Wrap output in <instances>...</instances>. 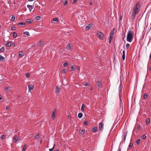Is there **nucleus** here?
Segmentation results:
<instances>
[{"label":"nucleus","mask_w":151,"mask_h":151,"mask_svg":"<svg viewBox=\"0 0 151 151\" xmlns=\"http://www.w3.org/2000/svg\"><path fill=\"white\" fill-rule=\"evenodd\" d=\"M141 6L140 3L139 2H137L135 6L133 8L131 16L132 18L134 19L135 17L136 14L138 13L139 8Z\"/></svg>","instance_id":"1"},{"label":"nucleus","mask_w":151,"mask_h":151,"mask_svg":"<svg viewBox=\"0 0 151 151\" xmlns=\"http://www.w3.org/2000/svg\"><path fill=\"white\" fill-rule=\"evenodd\" d=\"M134 33L131 30L129 31L127 33V40L129 42H131L133 39Z\"/></svg>","instance_id":"2"},{"label":"nucleus","mask_w":151,"mask_h":151,"mask_svg":"<svg viewBox=\"0 0 151 151\" xmlns=\"http://www.w3.org/2000/svg\"><path fill=\"white\" fill-rule=\"evenodd\" d=\"M73 45L70 43H69L66 46L65 48L67 51H69L73 48Z\"/></svg>","instance_id":"3"},{"label":"nucleus","mask_w":151,"mask_h":151,"mask_svg":"<svg viewBox=\"0 0 151 151\" xmlns=\"http://www.w3.org/2000/svg\"><path fill=\"white\" fill-rule=\"evenodd\" d=\"M96 35L97 37H99L101 39H103V38L104 37V35L101 32H98L97 33Z\"/></svg>","instance_id":"4"},{"label":"nucleus","mask_w":151,"mask_h":151,"mask_svg":"<svg viewBox=\"0 0 151 151\" xmlns=\"http://www.w3.org/2000/svg\"><path fill=\"white\" fill-rule=\"evenodd\" d=\"M60 91V88L58 86H56L55 89V92L56 93H59Z\"/></svg>","instance_id":"5"},{"label":"nucleus","mask_w":151,"mask_h":151,"mask_svg":"<svg viewBox=\"0 0 151 151\" xmlns=\"http://www.w3.org/2000/svg\"><path fill=\"white\" fill-rule=\"evenodd\" d=\"M96 85L99 87H101V81H97L96 83Z\"/></svg>","instance_id":"6"},{"label":"nucleus","mask_w":151,"mask_h":151,"mask_svg":"<svg viewBox=\"0 0 151 151\" xmlns=\"http://www.w3.org/2000/svg\"><path fill=\"white\" fill-rule=\"evenodd\" d=\"M103 124L102 123H100L99 124V127L100 129L102 131L103 129Z\"/></svg>","instance_id":"7"},{"label":"nucleus","mask_w":151,"mask_h":151,"mask_svg":"<svg viewBox=\"0 0 151 151\" xmlns=\"http://www.w3.org/2000/svg\"><path fill=\"white\" fill-rule=\"evenodd\" d=\"M24 55V52L22 51L19 52L18 55V57H22Z\"/></svg>","instance_id":"8"},{"label":"nucleus","mask_w":151,"mask_h":151,"mask_svg":"<svg viewBox=\"0 0 151 151\" xmlns=\"http://www.w3.org/2000/svg\"><path fill=\"white\" fill-rule=\"evenodd\" d=\"M34 88V86L32 85H30L28 86L29 91L32 90Z\"/></svg>","instance_id":"9"},{"label":"nucleus","mask_w":151,"mask_h":151,"mask_svg":"<svg viewBox=\"0 0 151 151\" xmlns=\"http://www.w3.org/2000/svg\"><path fill=\"white\" fill-rule=\"evenodd\" d=\"M44 44V42L42 41H40L37 44L40 47L42 45Z\"/></svg>","instance_id":"10"},{"label":"nucleus","mask_w":151,"mask_h":151,"mask_svg":"<svg viewBox=\"0 0 151 151\" xmlns=\"http://www.w3.org/2000/svg\"><path fill=\"white\" fill-rule=\"evenodd\" d=\"M27 7L29 9L30 12H31L33 9V6H32L28 5H27Z\"/></svg>","instance_id":"11"},{"label":"nucleus","mask_w":151,"mask_h":151,"mask_svg":"<svg viewBox=\"0 0 151 151\" xmlns=\"http://www.w3.org/2000/svg\"><path fill=\"white\" fill-rule=\"evenodd\" d=\"M13 140V142H16L18 141V140H19V138L17 136H16L15 137L14 139Z\"/></svg>","instance_id":"12"},{"label":"nucleus","mask_w":151,"mask_h":151,"mask_svg":"<svg viewBox=\"0 0 151 151\" xmlns=\"http://www.w3.org/2000/svg\"><path fill=\"white\" fill-rule=\"evenodd\" d=\"M92 27L91 24H88L87 26L86 27V29L87 30H88L90 29V28Z\"/></svg>","instance_id":"13"},{"label":"nucleus","mask_w":151,"mask_h":151,"mask_svg":"<svg viewBox=\"0 0 151 151\" xmlns=\"http://www.w3.org/2000/svg\"><path fill=\"white\" fill-rule=\"evenodd\" d=\"M98 128L96 127H94L92 129V132H95L97 130Z\"/></svg>","instance_id":"14"},{"label":"nucleus","mask_w":151,"mask_h":151,"mask_svg":"<svg viewBox=\"0 0 151 151\" xmlns=\"http://www.w3.org/2000/svg\"><path fill=\"white\" fill-rule=\"evenodd\" d=\"M32 22V21L31 19H27V22L28 24H31Z\"/></svg>","instance_id":"15"},{"label":"nucleus","mask_w":151,"mask_h":151,"mask_svg":"<svg viewBox=\"0 0 151 151\" xmlns=\"http://www.w3.org/2000/svg\"><path fill=\"white\" fill-rule=\"evenodd\" d=\"M62 1L64 5L68 4L67 0H62Z\"/></svg>","instance_id":"16"},{"label":"nucleus","mask_w":151,"mask_h":151,"mask_svg":"<svg viewBox=\"0 0 151 151\" xmlns=\"http://www.w3.org/2000/svg\"><path fill=\"white\" fill-rule=\"evenodd\" d=\"M83 115V114L82 113H80L78 114V116L79 118H81Z\"/></svg>","instance_id":"17"},{"label":"nucleus","mask_w":151,"mask_h":151,"mask_svg":"<svg viewBox=\"0 0 151 151\" xmlns=\"http://www.w3.org/2000/svg\"><path fill=\"white\" fill-rule=\"evenodd\" d=\"M150 120L148 118L146 119V123L147 124H149L150 123Z\"/></svg>","instance_id":"18"},{"label":"nucleus","mask_w":151,"mask_h":151,"mask_svg":"<svg viewBox=\"0 0 151 151\" xmlns=\"http://www.w3.org/2000/svg\"><path fill=\"white\" fill-rule=\"evenodd\" d=\"M11 44L10 42H9L7 43L6 44V46L9 47L11 46Z\"/></svg>","instance_id":"19"},{"label":"nucleus","mask_w":151,"mask_h":151,"mask_svg":"<svg viewBox=\"0 0 151 151\" xmlns=\"http://www.w3.org/2000/svg\"><path fill=\"white\" fill-rule=\"evenodd\" d=\"M17 34L16 32H13V36L14 38L16 37L17 36Z\"/></svg>","instance_id":"20"},{"label":"nucleus","mask_w":151,"mask_h":151,"mask_svg":"<svg viewBox=\"0 0 151 151\" xmlns=\"http://www.w3.org/2000/svg\"><path fill=\"white\" fill-rule=\"evenodd\" d=\"M75 67L76 66L74 65H72L71 66L72 70H70V71L73 70L75 69Z\"/></svg>","instance_id":"21"},{"label":"nucleus","mask_w":151,"mask_h":151,"mask_svg":"<svg viewBox=\"0 0 151 151\" xmlns=\"http://www.w3.org/2000/svg\"><path fill=\"white\" fill-rule=\"evenodd\" d=\"M84 106L85 105H84V104H82V106H81V111L82 112H84Z\"/></svg>","instance_id":"22"},{"label":"nucleus","mask_w":151,"mask_h":151,"mask_svg":"<svg viewBox=\"0 0 151 151\" xmlns=\"http://www.w3.org/2000/svg\"><path fill=\"white\" fill-rule=\"evenodd\" d=\"M24 34L27 36H29V32H24Z\"/></svg>","instance_id":"23"},{"label":"nucleus","mask_w":151,"mask_h":151,"mask_svg":"<svg viewBox=\"0 0 151 151\" xmlns=\"http://www.w3.org/2000/svg\"><path fill=\"white\" fill-rule=\"evenodd\" d=\"M15 19V17L14 15H13L11 18V20L12 21H14Z\"/></svg>","instance_id":"24"},{"label":"nucleus","mask_w":151,"mask_h":151,"mask_svg":"<svg viewBox=\"0 0 151 151\" xmlns=\"http://www.w3.org/2000/svg\"><path fill=\"white\" fill-rule=\"evenodd\" d=\"M146 137V136L145 135H143L141 136V138L142 139H145Z\"/></svg>","instance_id":"25"},{"label":"nucleus","mask_w":151,"mask_h":151,"mask_svg":"<svg viewBox=\"0 0 151 151\" xmlns=\"http://www.w3.org/2000/svg\"><path fill=\"white\" fill-rule=\"evenodd\" d=\"M39 134H36L35 137V139H37L39 138Z\"/></svg>","instance_id":"26"},{"label":"nucleus","mask_w":151,"mask_h":151,"mask_svg":"<svg viewBox=\"0 0 151 151\" xmlns=\"http://www.w3.org/2000/svg\"><path fill=\"white\" fill-rule=\"evenodd\" d=\"M133 145V143H130L129 145V148L130 149L131 148H132V147Z\"/></svg>","instance_id":"27"},{"label":"nucleus","mask_w":151,"mask_h":151,"mask_svg":"<svg viewBox=\"0 0 151 151\" xmlns=\"http://www.w3.org/2000/svg\"><path fill=\"white\" fill-rule=\"evenodd\" d=\"M26 146L25 145H24L23 146V147L22 149V151H25V150H26Z\"/></svg>","instance_id":"28"},{"label":"nucleus","mask_w":151,"mask_h":151,"mask_svg":"<svg viewBox=\"0 0 151 151\" xmlns=\"http://www.w3.org/2000/svg\"><path fill=\"white\" fill-rule=\"evenodd\" d=\"M26 24V23L24 22H20L18 24V25H25Z\"/></svg>","instance_id":"29"},{"label":"nucleus","mask_w":151,"mask_h":151,"mask_svg":"<svg viewBox=\"0 0 151 151\" xmlns=\"http://www.w3.org/2000/svg\"><path fill=\"white\" fill-rule=\"evenodd\" d=\"M41 18V17L40 16H37L36 17V19L37 20H39Z\"/></svg>","instance_id":"30"},{"label":"nucleus","mask_w":151,"mask_h":151,"mask_svg":"<svg viewBox=\"0 0 151 151\" xmlns=\"http://www.w3.org/2000/svg\"><path fill=\"white\" fill-rule=\"evenodd\" d=\"M55 116V114L54 112H53L52 115V118L53 119H54Z\"/></svg>","instance_id":"31"},{"label":"nucleus","mask_w":151,"mask_h":151,"mask_svg":"<svg viewBox=\"0 0 151 151\" xmlns=\"http://www.w3.org/2000/svg\"><path fill=\"white\" fill-rule=\"evenodd\" d=\"M5 57H0V61L2 62L4 60Z\"/></svg>","instance_id":"32"},{"label":"nucleus","mask_w":151,"mask_h":151,"mask_svg":"<svg viewBox=\"0 0 151 151\" xmlns=\"http://www.w3.org/2000/svg\"><path fill=\"white\" fill-rule=\"evenodd\" d=\"M0 51L1 52H4V47H2L1 49H0Z\"/></svg>","instance_id":"33"},{"label":"nucleus","mask_w":151,"mask_h":151,"mask_svg":"<svg viewBox=\"0 0 151 151\" xmlns=\"http://www.w3.org/2000/svg\"><path fill=\"white\" fill-rule=\"evenodd\" d=\"M68 63L66 62H65L63 64V65L65 67H66L67 66H68Z\"/></svg>","instance_id":"34"},{"label":"nucleus","mask_w":151,"mask_h":151,"mask_svg":"<svg viewBox=\"0 0 151 151\" xmlns=\"http://www.w3.org/2000/svg\"><path fill=\"white\" fill-rule=\"evenodd\" d=\"M52 20L55 22H57L58 21V19L57 18H54Z\"/></svg>","instance_id":"35"},{"label":"nucleus","mask_w":151,"mask_h":151,"mask_svg":"<svg viewBox=\"0 0 151 151\" xmlns=\"http://www.w3.org/2000/svg\"><path fill=\"white\" fill-rule=\"evenodd\" d=\"M5 138V135L4 134H2L1 135V139L2 140L4 139Z\"/></svg>","instance_id":"36"},{"label":"nucleus","mask_w":151,"mask_h":151,"mask_svg":"<svg viewBox=\"0 0 151 151\" xmlns=\"http://www.w3.org/2000/svg\"><path fill=\"white\" fill-rule=\"evenodd\" d=\"M130 44H127L126 45V48L127 49H128L130 47Z\"/></svg>","instance_id":"37"},{"label":"nucleus","mask_w":151,"mask_h":151,"mask_svg":"<svg viewBox=\"0 0 151 151\" xmlns=\"http://www.w3.org/2000/svg\"><path fill=\"white\" fill-rule=\"evenodd\" d=\"M16 55V52H13L12 54L11 55V57H15Z\"/></svg>","instance_id":"38"},{"label":"nucleus","mask_w":151,"mask_h":151,"mask_svg":"<svg viewBox=\"0 0 151 151\" xmlns=\"http://www.w3.org/2000/svg\"><path fill=\"white\" fill-rule=\"evenodd\" d=\"M147 95L146 94H145L143 96V97L144 99H146L147 98Z\"/></svg>","instance_id":"39"},{"label":"nucleus","mask_w":151,"mask_h":151,"mask_svg":"<svg viewBox=\"0 0 151 151\" xmlns=\"http://www.w3.org/2000/svg\"><path fill=\"white\" fill-rule=\"evenodd\" d=\"M6 91L8 92H9L10 91V88L8 87H6Z\"/></svg>","instance_id":"40"},{"label":"nucleus","mask_w":151,"mask_h":151,"mask_svg":"<svg viewBox=\"0 0 151 151\" xmlns=\"http://www.w3.org/2000/svg\"><path fill=\"white\" fill-rule=\"evenodd\" d=\"M11 29L12 30H14L16 29V27L14 26H13L11 27Z\"/></svg>","instance_id":"41"},{"label":"nucleus","mask_w":151,"mask_h":151,"mask_svg":"<svg viewBox=\"0 0 151 151\" xmlns=\"http://www.w3.org/2000/svg\"><path fill=\"white\" fill-rule=\"evenodd\" d=\"M85 132V130L84 129H82L81 130V134H83Z\"/></svg>","instance_id":"42"},{"label":"nucleus","mask_w":151,"mask_h":151,"mask_svg":"<svg viewBox=\"0 0 151 151\" xmlns=\"http://www.w3.org/2000/svg\"><path fill=\"white\" fill-rule=\"evenodd\" d=\"M140 140L139 139H137L136 141V143L137 144H139Z\"/></svg>","instance_id":"43"},{"label":"nucleus","mask_w":151,"mask_h":151,"mask_svg":"<svg viewBox=\"0 0 151 151\" xmlns=\"http://www.w3.org/2000/svg\"><path fill=\"white\" fill-rule=\"evenodd\" d=\"M83 85L84 86H88L89 85V84L88 83H85L84 84H83Z\"/></svg>","instance_id":"44"},{"label":"nucleus","mask_w":151,"mask_h":151,"mask_svg":"<svg viewBox=\"0 0 151 151\" xmlns=\"http://www.w3.org/2000/svg\"><path fill=\"white\" fill-rule=\"evenodd\" d=\"M66 70L65 69H63L62 70V73H65V72Z\"/></svg>","instance_id":"45"},{"label":"nucleus","mask_w":151,"mask_h":151,"mask_svg":"<svg viewBox=\"0 0 151 151\" xmlns=\"http://www.w3.org/2000/svg\"><path fill=\"white\" fill-rule=\"evenodd\" d=\"M114 28L112 31L111 32V34H114Z\"/></svg>","instance_id":"46"},{"label":"nucleus","mask_w":151,"mask_h":151,"mask_svg":"<svg viewBox=\"0 0 151 151\" xmlns=\"http://www.w3.org/2000/svg\"><path fill=\"white\" fill-rule=\"evenodd\" d=\"M123 52V55L122 57H125V52L124 51H123L122 52Z\"/></svg>","instance_id":"47"},{"label":"nucleus","mask_w":151,"mask_h":151,"mask_svg":"<svg viewBox=\"0 0 151 151\" xmlns=\"http://www.w3.org/2000/svg\"><path fill=\"white\" fill-rule=\"evenodd\" d=\"M26 76L27 77H28L30 76V74L29 73H27L26 74Z\"/></svg>","instance_id":"48"},{"label":"nucleus","mask_w":151,"mask_h":151,"mask_svg":"<svg viewBox=\"0 0 151 151\" xmlns=\"http://www.w3.org/2000/svg\"><path fill=\"white\" fill-rule=\"evenodd\" d=\"M113 34H110V38H112L113 37Z\"/></svg>","instance_id":"49"},{"label":"nucleus","mask_w":151,"mask_h":151,"mask_svg":"<svg viewBox=\"0 0 151 151\" xmlns=\"http://www.w3.org/2000/svg\"><path fill=\"white\" fill-rule=\"evenodd\" d=\"M77 1V0H73L72 3L74 4Z\"/></svg>","instance_id":"50"},{"label":"nucleus","mask_w":151,"mask_h":151,"mask_svg":"<svg viewBox=\"0 0 151 151\" xmlns=\"http://www.w3.org/2000/svg\"><path fill=\"white\" fill-rule=\"evenodd\" d=\"M54 146H55V145H54V146L52 148H51V149H49V150L50 151H52L53 150V149L54 147Z\"/></svg>","instance_id":"51"},{"label":"nucleus","mask_w":151,"mask_h":151,"mask_svg":"<svg viewBox=\"0 0 151 151\" xmlns=\"http://www.w3.org/2000/svg\"><path fill=\"white\" fill-rule=\"evenodd\" d=\"M84 124L85 125H87L88 124V123L87 121H86L85 122Z\"/></svg>","instance_id":"52"},{"label":"nucleus","mask_w":151,"mask_h":151,"mask_svg":"<svg viewBox=\"0 0 151 151\" xmlns=\"http://www.w3.org/2000/svg\"><path fill=\"white\" fill-rule=\"evenodd\" d=\"M137 129H138L139 130L140 129V126H137Z\"/></svg>","instance_id":"53"},{"label":"nucleus","mask_w":151,"mask_h":151,"mask_svg":"<svg viewBox=\"0 0 151 151\" xmlns=\"http://www.w3.org/2000/svg\"><path fill=\"white\" fill-rule=\"evenodd\" d=\"M111 39H112V38H109V43H110L111 41Z\"/></svg>","instance_id":"54"},{"label":"nucleus","mask_w":151,"mask_h":151,"mask_svg":"<svg viewBox=\"0 0 151 151\" xmlns=\"http://www.w3.org/2000/svg\"><path fill=\"white\" fill-rule=\"evenodd\" d=\"M11 2H12L10 0H9V1H8V3L9 4H10Z\"/></svg>","instance_id":"55"},{"label":"nucleus","mask_w":151,"mask_h":151,"mask_svg":"<svg viewBox=\"0 0 151 151\" xmlns=\"http://www.w3.org/2000/svg\"><path fill=\"white\" fill-rule=\"evenodd\" d=\"M9 106H7L6 108V109L7 110H9Z\"/></svg>","instance_id":"56"},{"label":"nucleus","mask_w":151,"mask_h":151,"mask_svg":"<svg viewBox=\"0 0 151 151\" xmlns=\"http://www.w3.org/2000/svg\"><path fill=\"white\" fill-rule=\"evenodd\" d=\"M2 97L1 95H0V100H2Z\"/></svg>","instance_id":"57"},{"label":"nucleus","mask_w":151,"mask_h":151,"mask_svg":"<svg viewBox=\"0 0 151 151\" xmlns=\"http://www.w3.org/2000/svg\"><path fill=\"white\" fill-rule=\"evenodd\" d=\"M122 16H121V17H120V20H122Z\"/></svg>","instance_id":"58"},{"label":"nucleus","mask_w":151,"mask_h":151,"mask_svg":"<svg viewBox=\"0 0 151 151\" xmlns=\"http://www.w3.org/2000/svg\"><path fill=\"white\" fill-rule=\"evenodd\" d=\"M77 69L78 70H80V68L79 67H78L77 68Z\"/></svg>","instance_id":"59"},{"label":"nucleus","mask_w":151,"mask_h":151,"mask_svg":"<svg viewBox=\"0 0 151 151\" xmlns=\"http://www.w3.org/2000/svg\"><path fill=\"white\" fill-rule=\"evenodd\" d=\"M125 57H122V59L123 60H125Z\"/></svg>","instance_id":"60"},{"label":"nucleus","mask_w":151,"mask_h":151,"mask_svg":"<svg viewBox=\"0 0 151 151\" xmlns=\"http://www.w3.org/2000/svg\"><path fill=\"white\" fill-rule=\"evenodd\" d=\"M118 151H121V148H119L118 150Z\"/></svg>","instance_id":"61"},{"label":"nucleus","mask_w":151,"mask_h":151,"mask_svg":"<svg viewBox=\"0 0 151 151\" xmlns=\"http://www.w3.org/2000/svg\"><path fill=\"white\" fill-rule=\"evenodd\" d=\"M92 2H91L90 3V5H92Z\"/></svg>","instance_id":"62"},{"label":"nucleus","mask_w":151,"mask_h":151,"mask_svg":"<svg viewBox=\"0 0 151 151\" xmlns=\"http://www.w3.org/2000/svg\"><path fill=\"white\" fill-rule=\"evenodd\" d=\"M65 51V50H63V52H64Z\"/></svg>","instance_id":"63"},{"label":"nucleus","mask_w":151,"mask_h":151,"mask_svg":"<svg viewBox=\"0 0 151 151\" xmlns=\"http://www.w3.org/2000/svg\"><path fill=\"white\" fill-rule=\"evenodd\" d=\"M149 70H151V67L149 68Z\"/></svg>","instance_id":"64"}]
</instances>
